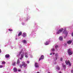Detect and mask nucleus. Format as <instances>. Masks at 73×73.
Segmentation results:
<instances>
[{
	"label": "nucleus",
	"mask_w": 73,
	"mask_h": 73,
	"mask_svg": "<svg viewBox=\"0 0 73 73\" xmlns=\"http://www.w3.org/2000/svg\"><path fill=\"white\" fill-rule=\"evenodd\" d=\"M55 54L53 52V53H52H52H51L50 54V55H52V54Z\"/></svg>",
	"instance_id": "29"
},
{
	"label": "nucleus",
	"mask_w": 73,
	"mask_h": 73,
	"mask_svg": "<svg viewBox=\"0 0 73 73\" xmlns=\"http://www.w3.org/2000/svg\"><path fill=\"white\" fill-rule=\"evenodd\" d=\"M62 67H63L64 70H65V69H66V64H64V63H62Z\"/></svg>",
	"instance_id": "6"
},
{
	"label": "nucleus",
	"mask_w": 73,
	"mask_h": 73,
	"mask_svg": "<svg viewBox=\"0 0 73 73\" xmlns=\"http://www.w3.org/2000/svg\"><path fill=\"white\" fill-rule=\"evenodd\" d=\"M68 53L69 56L72 55L73 54V52H72L70 49H69L68 50Z\"/></svg>",
	"instance_id": "4"
},
{
	"label": "nucleus",
	"mask_w": 73,
	"mask_h": 73,
	"mask_svg": "<svg viewBox=\"0 0 73 73\" xmlns=\"http://www.w3.org/2000/svg\"><path fill=\"white\" fill-rule=\"evenodd\" d=\"M51 50L52 52H54L55 50L54 48H52L51 49Z\"/></svg>",
	"instance_id": "20"
},
{
	"label": "nucleus",
	"mask_w": 73,
	"mask_h": 73,
	"mask_svg": "<svg viewBox=\"0 0 73 73\" xmlns=\"http://www.w3.org/2000/svg\"><path fill=\"white\" fill-rule=\"evenodd\" d=\"M49 41H47L44 43V44L45 45H49Z\"/></svg>",
	"instance_id": "10"
},
{
	"label": "nucleus",
	"mask_w": 73,
	"mask_h": 73,
	"mask_svg": "<svg viewBox=\"0 0 73 73\" xmlns=\"http://www.w3.org/2000/svg\"><path fill=\"white\" fill-rule=\"evenodd\" d=\"M23 57H24V54H21V57L23 58Z\"/></svg>",
	"instance_id": "24"
},
{
	"label": "nucleus",
	"mask_w": 73,
	"mask_h": 73,
	"mask_svg": "<svg viewBox=\"0 0 73 73\" xmlns=\"http://www.w3.org/2000/svg\"><path fill=\"white\" fill-rule=\"evenodd\" d=\"M39 66H40V64H37V68H39Z\"/></svg>",
	"instance_id": "21"
},
{
	"label": "nucleus",
	"mask_w": 73,
	"mask_h": 73,
	"mask_svg": "<svg viewBox=\"0 0 73 73\" xmlns=\"http://www.w3.org/2000/svg\"><path fill=\"white\" fill-rule=\"evenodd\" d=\"M23 58H22L21 57L20 59L21 60H22V59Z\"/></svg>",
	"instance_id": "34"
},
{
	"label": "nucleus",
	"mask_w": 73,
	"mask_h": 73,
	"mask_svg": "<svg viewBox=\"0 0 73 73\" xmlns=\"http://www.w3.org/2000/svg\"><path fill=\"white\" fill-rule=\"evenodd\" d=\"M27 42V41L26 40H23V43H24L25 44H26V42Z\"/></svg>",
	"instance_id": "19"
},
{
	"label": "nucleus",
	"mask_w": 73,
	"mask_h": 73,
	"mask_svg": "<svg viewBox=\"0 0 73 73\" xmlns=\"http://www.w3.org/2000/svg\"><path fill=\"white\" fill-rule=\"evenodd\" d=\"M58 45H56L55 46V48L56 49V50H57V48H58Z\"/></svg>",
	"instance_id": "23"
},
{
	"label": "nucleus",
	"mask_w": 73,
	"mask_h": 73,
	"mask_svg": "<svg viewBox=\"0 0 73 73\" xmlns=\"http://www.w3.org/2000/svg\"><path fill=\"white\" fill-rule=\"evenodd\" d=\"M28 53H25V56L26 58H28Z\"/></svg>",
	"instance_id": "17"
},
{
	"label": "nucleus",
	"mask_w": 73,
	"mask_h": 73,
	"mask_svg": "<svg viewBox=\"0 0 73 73\" xmlns=\"http://www.w3.org/2000/svg\"><path fill=\"white\" fill-rule=\"evenodd\" d=\"M71 35H72V36H73V33L71 34Z\"/></svg>",
	"instance_id": "37"
},
{
	"label": "nucleus",
	"mask_w": 73,
	"mask_h": 73,
	"mask_svg": "<svg viewBox=\"0 0 73 73\" xmlns=\"http://www.w3.org/2000/svg\"><path fill=\"white\" fill-rule=\"evenodd\" d=\"M72 41L69 40L67 42V44H70L72 43Z\"/></svg>",
	"instance_id": "12"
},
{
	"label": "nucleus",
	"mask_w": 73,
	"mask_h": 73,
	"mask_svg": "<svg viewBox=\"0 0 73 73\" xmlns=\"http://www.w3.org/2000/svg\"><path fill=\"white\" fill-rule=\"evenodd\" d=\"M55 57H57H57H58V54L57 53H56L55 54Z\"/></svg>",
	"instance_id": "18"
},
{
	"label": "nucleus",
	"mask_w": 73,
	"mask_h": 73,
	"mask_svg": "<svg viewBox=\"0 0 73 73\" xmlns=\"http://www.w3.org/2000/svg\"><path fill=\"white\" fill-rule=\"evenodd\" d=\"M56 69L58 71V70H60V68L58 66L56 68Z\"/></svg>",
	"instance_id": "15"
},
{
	"label": "nucleus",
	"mask_w": 73,
	"mask_h": 73,
	"mask_svg": "<svg viewBox=\"0 0 73 73\" xmlns=\"http://www.w3.org/2000/svg\"><path fill=\"white\" fill-rule=\"evenodd\" d=\"M57 64V62H55V64Z\"/></svg>",
	"instance_id": "40"
},
{
	"label": "nucleus",
	"mask_w": 73,
	"mask_h": 73,
	"mask_svg": "<svg viewBox=\"0 0 73 73\" xmlns=\"http://www.w3.org/2000/svg\"><path fill=\"white\" fill-rule=\"evenodd\" d=\"M21 34H22V32H21V31L20 32L18 35V36H21Z\"/></svg>",
	"instance_id": "14"
},
{
	"label": "nucleus",
	"mask_w": 73,
	"mask_h": 73,
	"mask_svg": "<svg viewBox=\"0 0 73 73\" xmlns=\"http://www.w3.org/2000/svg\"><path fill=\"white\" fill-rule=\"evenodd\" d=\"M6 58H9V54H7L5 55Z\"/></svg>",
	"instance_id": "11"
},
{
	"label": "nucleus",
	"mask_w": 73,
	"mask_h": 73,
	"mask_svg": "<svg viewBox=\"0 0 73 73\" xmlns=\"http://www.w3.org/2000/svg\"><path fill=\"white\" fill-rule=\"evenodd\" d=\"M66 45H67L66 43H64V46H66Z\"/></svg>",
	"instance_id": "31"
},
{
	"label": "nucleus",
	"mask_w": 73,
	"mask_h": 73,
	"mask_svg": "<svg viewBox=\"0 0 73 73\" xmlns=\"http://www.w3.org/2000/svg\"><path fill=\"white\" fill-rule=\"evenodd\" d=\"M9 31H10V32H12V31H13V30H12V29H9Z\"/></svg>",
	"instance_id": "26"
},
{
	"label": "nucleus",
	"mask_w": 73,
	"mask_h": 73,
	"mask_svg": "<svg viewBox=\"0 0 73 73\" xmlns=\"http://www.w3.org/2000/svg\"><path fill=\"white\" fill-rule=\"evenodd\" d=\"M27 64H29V61L28 60L27 61Z\"/></svg>",
	"instance_id": "33"
},
{
	"label": "nucleus",
	"mask_w": 73,
	"mask_h": 73,
	"mask_svg": "<svg viewBox=\"0 0 73 73\" xmlns=\"http://www.w3.org/2000/svg\"><path fill=\"white\" fill-rule=\"evenodd\" d=\"M37 73H40V72H37Z\"/></svg>",
	"instance_id": "41"
},
{
	"label": "nucleus",
	"mask_w": 73,
	"mask_h": 73,
	"mask_svg": "<svg viewBox=\"0 0 73 73\" xmlns=\"http://www.w3.org/2000/svg\"><path fill=\"white\" fill-rule=\"evenodd\" d=\"M58 73H62V72H59Z\"/></svg>",
	"instance_id": "39"
},
{
	"label": "nucleus",
	"mask_w": 73,
	"mask_h": 73,
	"mask_svg": "<svg viewBox=\"0 0 73 73\" xmlns=\"http://www.w3.org/2000/svg\"><path fill=\"white\" fill-rule=\"evenodd\" d=\"M17 64H20V60H17Z\"/></svg>",
	"instance_id": "16"
},
{
	"label": "nucleus",
	"mask_w": 73,
	"mask_h": 73,
	"mask_svg": "<svg viewBox=\"0 0 73 73\" xmlns=\"http://www.w3.org/2000/svg\"><path fill=\"white\" fill-rule=\"evenodd\" d=\"M35 66L36 68H37V63H35Z\"/></svg>",
	"instance_id": "28"
},
{
	"label": "nucleus",
	"mask_w": 73,
	"mask_h": 73,
	"mask_svg": "<svg viewBox=\"0 0 73 73\" xmlns=\"http://www.w3.org/2000/svg\"><path fill=\"white\" fill-rule=\"evenodd\" d=\"M57 60V58L55 57V58H54V61H56Z\"/></svg>",
	"instance_id": "25"
},
{
	"label": "nucleus",
	"mask_w": 73,
	"mask_h": 73,
	"mask_svg": "<svg viewBox=\"0 0 73 73\" xmlns=\"http://www.w3.org/2000/svg\"><path fill=\"white\" fill-rule=\"evenodd\" d=\"M21 54V52H19V54Z\"/></svg>",
	"instance_id": "36"
},
{
	"label": "nucleus",
	"mask_w": 73,
	"mask_h": 73,
	"mask_svg": "<svg viewBox=\"0 0 73 73\" xmlns=\"http://www.w3.org/2000/svg\"><path fill=\"white\" fill-rule=\"evenodd\" d=\"M0 53H1V50L0 49Z\"/></svg>",
	"instance_id": "38"
},
{
	"label": "nucleus",
	"mask_w": 73,
	"mask_h": 73,
	"mask_svg": "<svg viewBox=\"0 0 73 73\" xmlns=\"http://www.w3.org/2000/svg\"><path fill=\"white\" fill-rule=\"evenodd\" d=\"M63 31H64V29L63 28L60 29L58 30H57V31L56 34H60V33H61Z\"/></svg>",
	"instance_id": "3"
},
{
	"label": "nucleus",
	"mask_w": 73,
	"mask_h": 73,
	"mask_svg": "<svg viewBox=\"0 0 73 73\" xmlns=\"http://www.w3.org/2000/svg\"><path fill=\"white\" fill-rule=\"evenodd\" d=\"M60 60L61 61H62V58H61L60 59Z\"/></svg>",
	"instance_id": "32"
},
{
	"label": "nucleus",
	"mask_w": 73,
	"mask_h": 73,
	"mask_svg": "<svg viewBox=\"0 0 73 73\" xmlns=\"http://www.w3.org/2000/svg\"><path fill=\"white\" fill-rule=\"evenodd\" d=\"M19 72H21V70L19 69L18 70Z\"/></svg>",
	"instance_id": "35"
},
{
	"label": "nucleus",
	"mask_w": 73,
	"mask_h": 73,
	"mask_svg": "<svg viewBox=\"0 0 73 73\" xmlns=\"http://www.w3.org/2000/svg\"><path fill=\"white\" fill-rule=\"evenodd\" d=\"M48 73H50V72H48Z\"/></svg>",
	"instance_id": "42"
},
{
	"label": "nucleus",
	"mask_w": 73,
	"mask_h": 73,
	"mask_svg": "<svg viewBox=\"0 0 73 73\" xmlns=\"http://www.w3.org/2000/svg\"><path fill=\"white\" fill-rule=\"evenodd\" d=\"M23 37H25L27 36V33H23Z\"/></svg>",
	"instance_id": "13"
},
{
	"label": "nucleus",
	"mask_w": 73,
	"mask_h": 73,
	"mask_svg": "<svg viewBox=\"0 0 73 73\" xmlns=\"http://www.w3.org/2000/svg\"><path fill=\"white\" fill-rule=\"evenodd\" d=\"M15 65H16V62H14L13 64V66H15Z\"/></svg>",
	"instance_id": "22"
},
{
	"label": "nucleus",
	"mask_w": 73,
	"mask_h": 73,
	"mask_svg": "<svg viewBox=\"0 0 73 73\" xmlns=\"http://www.w3.org/2000/svg\"><path fill=\"white\" fill-rule=\"evenodd\" d=\"M63 39V37L62 36H60L59 37V40L60 41H62Z\"/></svg>",
	"instance_id": "8"
},
{
	"label": "nucleus",
	"mask_w": 73,
	"mask_h": 73,
	"mask_svg": "<svg viewBox=\"0 0 73 73\" xmlns=\"http://www.w3.org/2000/svg\"><path fill=\"white\" fill-rule=\"evenodd\" d=\"M62 34H64L65 36L64 37V38H66V37L68 35V31L66 30V29H64V31H63Z\"/></svg>",
	"instance_id": "2"
},
{
	"label": "nucleus",
	"mask_w": 73,
	"mask_h": 73,
	"mask_svg": "<svg viewBox=\"0 0 73 73\" xmlns=\"http://www.w3.org/2000/svg\"><path fill=\"white\" fill-rule=\"evenodd\" d=\"M44 58V55H42L40 56V57L39 58V61H40V60H43Z\"/></svg>",
	"instance_id": "7"
},
{
	"label": "nucleus",
	"mask_w": 73,
	"mask_h": 73,
	"mask_svg": "<svg viewBox=\"0 0 73 73\" xmlns=\"http://www.w3.org/2000/svg\"><path fill=\"white\" fill-rule=\"evenodd\" d=\"M13 70L14 71V72H15L17 71V69L16 68L14 67L13 68Z\"/></svg>",
	"instance_id": "9"
},
{
	"label": "nucleus",
	"mask_w": 73,
	"mask_h": 73,
	"mask_svg": "<svg viewBox=\"0 0 73 73\" xmlns=\"http://www.w3.org/2000/svg\"><path fill=\"white\" fill-rule=\"evenodd\" d=\"M67 65H69V66H71V64L70 63V61L69 60H68V61L66 60L65 61Z\"/></svg>",
	"instance_id": "5"
},
{
	"label": "nucleus",
	"mask_w": 73,
	"mask_h": 73,
	"mask_svg": "<svg viewBox=\"0 0 73 73\" xmlns=\"http://www.w3.org/2000/svg\"><path fill=\"white\" fill-rule=\"evenodd\" d=\"M22 63V64H21L19 65V67L20 68H22L23 66L26 69L27 68V64H26L25 62L24 61Z\"/></svg>",
	"instance_id": "1"
},
{
	"label": "nucleus",
	"mask_w": 73,
	"mask_h": 73,
	"mask_svg": "<svg viewBox=\"0 0 73 73\" xmlns=\"http://www.w3.org/2000/svg\"><path fill=\"white\" fill-rule=\"evenodd\" d=\"M2 64H5V61L3 62H2Z\"/></svg>",
	"instance_id": "27"
},
{
	"label": "nucleus",
	"mask_w": 73,
	"mask_h": 73,
	"mask_svg": "<svg viewBox=\"0 0 73 73\" xmlns=\"http://www.w3.org/2000/svg\"><path fill=\"white\" fill-rule=\"evenodd\" d=\"M3 68V65H0V68Z\"/></svg>",
	"instance_id": "30"
}]
</instances>
